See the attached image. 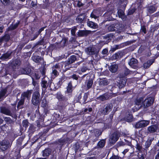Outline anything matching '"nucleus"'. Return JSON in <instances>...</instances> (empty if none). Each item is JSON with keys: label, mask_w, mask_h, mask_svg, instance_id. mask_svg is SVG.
I'll use <instances>...</instances> for the list:
<instances>
[{"label": "nucleus", "mask_w": 159, "mask_h": 159, "mask_svg": "<svg viewBox=\"0 0 159 159\" xmlns=\"http://www.w3.org/2000/svg\"><path fill=\"white\" fill-rule=\"evenodd\" d=\"M133 115L129 113L126 114L124 118V119L127 122H131L133 121Z\"/></svg>", "instance_id": "obj_29"}, {"label": "nucleus", "mask_w": 159, "mask_h": 159, "mask_svg": "<svg viewBox=\"0 0 159 159\" xmlns=\"http://www.w3.org/2000/svg\"><path fill=\"white\" fill-rule=\"evenodd\" d=\"M35 131V127L33 124H30L29 127L27 131V133L29 137H31Z\"/></svg>", "instance_id": "obj_23"}, {"label": "nucleus", "mask_w": 159, "mask_h": 159, "mask_svg": "<svg viewBox=\"0 0 159 159\" xmlns=\"http://www.w3.org/2000/svg\"><path fill=\"white\" fill-rule=\"evenodd\" d=\"M73 81L71 80L67 84V85L66 87V90L65 91V93L67 94L66 96L69 98H70L72 96V93L74 90L73 87L72 85Z\"/></svg>", "instance_id": "obj_6"}, {"label": "nucleus", "mask_w": 159, "mask_h": 159, "mask_svg": "<svg viewBox=\"0 0 159 159\" xmlns=\"http://www.w3.org/2000/svg\"><path fill=\"white\" fill-rule=\"evenodd\" d=\"M11 55V53L8 52L3 54L0 57V59L2 60H5L9 58Z\"/></svg>", "instance_id": "obj_47"}, {"label": "nucleus", "mask_w": 159, "mask_h": 159, "mask_svg": "<svg viewBox=\"0 0 159 159\" xmlns=\"http://www.w3.org/2000/svg\"><path fill=\"white\" fill-rule=\"evenodd\" d=\"M33 91V90L32 89L27 90L26 91L22 92L21 94L20 97L25 100L29 101Z\"/></svg>", "instance_id": "obj_11"}, {"label": "nucleus", "mask_w": 159, "mask_h": 159, "mask_svg": "<svg viewBox=\"0 0 159 159\" xmlns=\"http://www.w3.org/2000/svg\"><path fill=\"white\" fill-rule=\"evenodd\" d=\"M113 104L111 103H108L106 105L104 108L101 111L102 113L104 115H107L111 111L113 108Z\"/></svg>", "instance_id": "obj_10"}, {"label": "nucleus", "mask_w": 159, "mask_h": 159, "mask_svg": "<svg viewBox=\"0 0 159 159\" xmlns=\"http://www.w3.org/2000/svg\"><path fill=\"white\" fill-rule=\"evenodd\" d=\"M0 112L1 113L6 115L9 116L10 115L9 109L4 106H1L0 107Z\"/></svg>", "instance_id": "obj_28"}, {"label": "nucleus", "mask_w": 159, "mask_h": 159, "mask_svg": "<svg viewBox=\"0 0 159 159\" xmlns=\"http://www.w3.org/2000/svg\"><path fill=\"white\" fill-rule=\"evenodd\" d=\"M52 153L51 148L48 147L46 148L41 153V154L43 157H38L36 159H48L50 156H52Z\"/></svg>", "instance_id": "obj_3"}, {"label": "nucleus", "mask_w": 159, "mask_h": 159, "mask_svg": "<svg viewBox=\"0 0 159 159\" xmlns=\"http://www.w3.org/2000/svg\"><path fill=\"white\" fill-rule=\"evenodd\" d=\"M85 18L84 15L80 14L76 18V20L77 22L81 24L84 22Z\"/></svg>", "instance_id": "obj_34"}, {"label": "nucleus", "mask_w": 159, "mask_h": 159, "mask_svg": "<svg viewBox=\"0 0 159 159\" xmlns=\"http://www.w3.org/2000/svg\"><path fill=\"white\" fill-rule=\"evenodd\" d=\"M59 65H60V68L61 70L62 69L63 66H64L65 69L63 70V71L65 72L66 71L68 70H69L70 68H71L70 66H68L66 64V61H62L61 62L59 63Z\"/></svg>", "instance_id": "obj_30"}, {"label": "nucleus", "mask_w": 159, "mask_h": 159, "mask_svg": "<svg viewBox=\"0 0 159 159\" xmlns=\"http://www.w3.org/2000/svg\"><path fill=\"white\" fill-rule=\"evenodd\" d=\"M120 25L117 23L111 24L107 27V30L109 32L114 31L120 29Z\"/></svg>", "instance_id": "obj_16"}, {"label": "nucleus", "mask_w": 159, "mask_h": 159, "mask_svg": "<svg viewBox=\"0 0 159 159\" xmlns=\"http://www.w3.org/2000/svg\"><path fill=\"white\" fill-rule=\"evenodd\" d=\"M143 99L141 97L139 98V99H137L135 101V104L136 105H139L142 104H143Z\"/></svg>", "instance_id": "obj_62"}, {"label": "nucleus", "mask_w": 159, "mask_h": 159, "mask_svg": "<svg viewBox=\"0 0 159 159\" xmlns=\"http://www.w3.org/2000/svg\"><path fill=\"white\" fill-rule=\"evenodd\" d=\"M157 30L159 31V25H152L150 27V31L153 33Z\"/></svg>", "instance_id": "obj_50"}, {"label": "nucleus", "mask_w": 159, "mask_h": 159, "mask_svg": "<svg viewBox=\"0 0 159 159\" xmlns=\"http://www.w3.org/2000/svg\"><path fill=\"white\" fill-rule=\"evenodd\" d=\"M123 54L124 52L121 51H119L115 53V54H114L111 57L112 60H118L120 59L122 57Z\"/></svg>", "instance_id": "obj_22"}, {"label": "nucleus", "mask_w": 159, "mask_h": 159, "mask_svg": "<svg viewBox=\"0 0 159 159\" xmlns=\"http://www.w3.org/2000/svg\"><path fill=\"white\" fill-rule=\"evenodd\" d=\"M7 91V89H3L0 92V98L4 97Z\"/></svg>", "instance_id": "obj_64"}, {"label": "nucleus", "mask_w": 159, "mask_h": 159, "mask_svg": "<svg viewBox=\"0 0 159 159\" xmlns=\"http://www.w3.org/2000/svg\"><path fill=\"white\" fill-rule=\"evenodd\" d=\"M138 62V61L137 59L134 58H132L128 62V64L132 68L136 69L137 67Z\"/></svg>", "instance_id": "obj_21"}, {"label": "nucleus", "mask_w": 159, "mask_h": 159, "mask_svg": "<svg viewBox=\"0 0 159 159\" xmlns=\"http://www.w3.org/2000/svg\"><path fill=\"white\" fill-rule=\"evenodd\" d=\"M136 10L137 9L135 7L129 8L127 11V15L129 16L133 14Z\"/></svg>", "instance_id": "obj_55"}, {"label": "nucleus", "mask_w": 159, "mask_h": 159, "mask_svg": "<svg viewBox=\"0 0 159 159\" xmlns=\"http://www.w3.org/2000/svg\"><path fill=\"white\" fill-rule=\"evenodd\" d=\"M118 139L119 137L117 133H114L113 134L111 138L112 142L115 143L118 140Z\"/></svg>", "instance_id": "obj_44"}, {"label": "nucleus", "mask_w": 159, "mask_h": 159, "mask_svg": "<svg viewBox=\"0 0 159 159\" xmlns=\"http://www.w3.org/2000/svg\"><path fill=\"white\" fill-rule=\"evenodd\" d=\"M99 85L103 87L106 86L109 84V82L107 79L106 78L102 79L99 82Z\"/></svg>", "instance_id": "obj_38"}, {"label": "nucleus", "mask_w": 159, "mask_h": 159, "mask_svg": "<svg viewBox=\"0 0 159 159\" xmlns=\"http://www.w3.org/2000/svg\"><path fill=\"white\" fill-rule=\"evenodd\" d=\"M154 101L153 97H150L146 98L143 102V105L145 108H147L153 104Z\"/></svg>", "instance_id": "obj_9"}, {"label": "nucleus", "mask_w": 159, "mask_h": 159, "mask_svg": "<svg viewBox=\"0 0 159 159\" xmlns=\"http://www.w3.org/2000/svg\"><path fill=\"white\" fill-rule=\"evenodd\" d=\"M147 32V29L146 27L144 25H141V28L140 30L139 33L141 34L144 35V34H146Z\"/></svg>", "instance_id": "obj_48"}, {"label": "nucleus", "mask_w": 159, "mask_h": 159, "mask_svg": "<svg viewBox=\"0 0 159 159\" xmlns=\"http://www.w3.org/2000/svg\"><path fill=\"white\" fill-rule=\"evenodd\" d=\"M25 100L24 98L20 97V99L18 102L17 106L18 109H21L23 108V105L25 102Z\"/></svg>", "instance_id": "obj_39"}, {"label": "nucleus", "mask_w": 159, "mask_h": 159, "mask_svg": "<svg viewBox=\"0 0 159 159\" xmlns=\"http://www.w3.org/2000/svg\"><path fill=\"white\" fill-rule=\"evenodd\" d=\"M56 98L58 100L57 105L58 108L60 110L64 109L69 104L68 98L58 93L57 94Z\"/></svg>", "instance_id": "obj_2"}, {"label": "nucleus", "mask_w": 159, "mask_h": 159, "mask_svg": "<svg viewBox=\"0 0 159 159\" xmlns=\"http://www.w3.org/2000/svg\"><path fill=\"white\" fill-rule=\"evenodd\" d=\"M12 105L13 107H12L9 108L10 112V115L9 116H11L14 119H16L17 116L16 114V104H13Z\"/></svg>", "instance_id": "obj_20"}, {"label": "nucleus", "mask_w": 159, "mask_h": 159, "mask_svg": "<svg viewBox=\"0 0 159 159\" xmlns=\"http://www.w3.org/2000/svg\"><path fill=\"white\" fill-rule=\"evenodd\" d=\"M88 26L91 28L94 29H97L98 27V24L92 21H89L87 22Z\"/></svg>", "instance_id": "obj_37"}, {"label": "nucleus", "mask_w": 159, "mask_h": 159, "mask_svg": "<svg viewBox=\"0 0 159 159\" xmlns=\"http://www.w3.org/2000/svg\"><path fill=\"white\" fill-rule=\"evenodd\" d=\"M157 8L153 5H151L147 8V11L149 14H152L156 11Z\"/></svg>", "instance_id": "obj_41"}, {"label": "nucleus", "mask_w": 159, "mask_h": 159, "mask_svg": "<svg viewBox=\"0 0 159 159\" xmlns=\"http://www.w3.org/2000/svg\"><path fill=\"white\" fill-rule=\"evenodd\" d=\"M78 60V59L76 57L75 55H72L68 58L67 60L66 61V64L68 66H70L71 64L74 62L75 61Z\"/></svg>", "instance_id": "obj_24"}, {"label": "nucleus", "mask_w": 159, "mask_h": 159, "mask_svg": "<svg viewBox=\"0 0 159 159\" xmlns=\"http://www.w3.org/2000/svg\"><path fill=\"white\" fill-rule=\"evenodd\" d=\"M82 94L81 93H80L78 95L77 98V101L80 103L82 102L83 104H85L87 102L86 101L88 98V94L87 93H85L82 100H81Z\"/></svg>", "instance_id": "obj_13"}, {"label": "nucleus", "mask_w": 159, "mask_h": 159, "mask_svg": "<svg viewBox=\"0 0 159 159\" xmlns=\"http://www.w3.org/2000/svg\"><path fill=\"white\" fill-rule=\"evenodd\" d=\"M22 124L23 127L25 128V130H26L30 124L28 119H25L22 121Z\"/></svg>", "instance_id": "obj_45"}, {"label": "nucleus", "mask_w": 159, "mask_h": 159, "mask_svg": "<svg viewBox=\"0 0 159 159\" xmlns=\"http://www.w3.org/2000/svg\"><path fill=\"white\" fill-rule=\"evenodd\" d=\"M153 140V138L149 137L145 142L144 145V149L146 152H147V151L149 150L148 148L151 145L152 142Z\"/></svg>", "instance_id": "obj_19"}, {"label": "nucleus", "mask_w": 159, "mask_h": 159, "mask_svg": "<svg viewBox=\"0 0 159 159\" xmlns=\"http://www.w3.org/2000/svg\"><path fill=\"white\" fill-rule=\"evenodd\" d=\"M97 99L102 101L107 100L109 99L107 93H105L99 96L97 98Z\"/></svg>", "instance_id": "obj_36"}, {"label": "nucleus", "mask_w": 159, "mask_h": 159, "mask_svg": "<svg viewBox=\"0 0 159 159\" xmlns=\"http://www.w3.org/2000/svg\"><path fill=\"white\" fill-rule=\"evenodd\" d=\"M107 44L106 43V42L104 41H100L99 43L96 46L97 48L98 49H99V51L101 49L102 47L105 44Z\"/></svg>", "instance_id": "obj_53"}, {"label": "nucleus", "mask_w": 159, "mask_h": 159, "mask_svg": "<svg viewBox=\"0 0 159 159\" xmlns=\"http://www.w3.org/2000/svg\"><path fill=\"white\" fill-rule=\"evenodd\" d=\"M80 78V76L78 75H77L75 74H73L70 76H68V79L70 80L72 79L73 80H75L77 81H78V80Z\"/></svg>", "instance_id": "obj_52"}, {"label": "nucleus", "mask_w": 159, "mask_h": 159, "mask_svg": "<svg viewBox=\"0 0 159 159\" xmlns=\"http://www.w3.org/2000/svg\"><path fill=\"white\" fill-rule=\"evenodd\" d=\"M66 140L64 138H61L59 139L57 141V144L60 145L62 147L65 143Z\"/></svg>", "instance_id": "obj_54"}, {"label": "nucleus", "mask_w": 159, "mask_h": 159, "mask_svg": "<svg viewBox=\"0 0 159 159\" xmlns=\"http://www.w3.org/2000/svg\"><path fill=\"white\" fill-rule=\"evenodd\" d=\"M80 71L83 72H85L87 70H89V66L86 64L83 63L80 68Z\"/></svg>", "instance_id": "obj_49"}, {"label": "nucleus", "mask_w": 159, "mask_h": 159, "mask_svg": "<svg viewBox=\"0 0 159 159\" xmlns=\"http://www.w3.org/2000/svg\"><path fill=\"white\" fill-rule=\"evenodd\" d=\"M94 79L91 77V76H87L85 82V85L88 89H90L92 87L93 84Z\"/></svg>", "instance_id": "obj_14"}, {"label": "nucleus", "mask_w": 159, "mask_h": 159, "mask_svg": "<svg viewBox=\"0 0 159 159\" xmlns=\"http://www.w3.org/2000/svg\"><path fill=\"white\" fill-rule=\"evenodd\" d=\"M113 36V35L112 33L107 34L103 36V38L104 39L107 40L105 42H106V43H108L110 42Z\"/></svg>", "instance_id": "obj_35"}, {"label": "nucleus", "mask_w": 159, "mask_h": 159, "mask_svg": "<svg viewBox=\"0 0 159 159\" xmlns=\"http://www.w3.org/2000/svg\"><path fill=\"white\" fill-rule=\"evenodd\" d=\"M128 3V0H119L118 3L121 5V7L125 9Z\"/></svg>", "instance_id": "obj_42"}, {"label": "nucleus", "mask_w": 159, "mask_h": 159, "mask_svg": "<svg viewBox=\"0 0 159 159\" xmlns=\"http://www.w3.org/2000/svg\"><path fill=\"white\" fill-rule=\"evenodd\" d=\"M92 34V31L89 30H79L77 32V35L79 37H87L89 35Z\"/></svg>", "instance_id": "obj_18"}, {"label": "nucleus", "mask_w": 159, "mask_h": 159, "mask_svg": "<svg viewBox=\"0 0 159 159\" xmlns=\"http://www.w3.org/2000/svg\"><path fill=\"white\" fill-rule=\"evenodd\" d=\"M151 124L152 125H154L155 126L158 127V123L157 120L154 119H152Z\"/></svg>", "instance_id": "obj_61"}, {"label": "nucleus", "mask_w": 159, "mask_h": 159, "mask_svg": "<svg viewBox=\"0 0 159 159\" xmlns=\"http://www.w3.org/2000/svg\"><path fill=\"white\" fill-rule=\"evenodd\" d=\"M52 83V80H49L48 78L47 79L44 78L42 79L41 82V85L43 91H45L48 87H49L52 90L51 88V85Z\"/></svg>", "instance_id": "obj_4"}, {"label": "nucleus", "mask_w": 159, "mask_h": 159, "mask_svg": "<svg viewBox=\"0 0 159 159\" xmlns=\"http://www.w3.org/2000/svg\"><path fill=\"white\" fill-rule=\"evenodd\" d=\"M80 147V144L78 142H76L75 143L74 145V148L75 152H77Z\"/></svg>", "instance_id": "obj_59"}, {"label": "nucleus", "mask_w": 159, "mask_h": 159, "mask_svg": "<svg viewBox=\"0 0 159 159\" xmlns=\"http://www.w3.org/2000/svg\"><path fill=\"white\" fill-rule=\"evenodd\" d=\"M31 59L33 61L36 63H40V61L43 60V58L35 54L34 53L33 54L31 57Z\"/></svg>", "instance_id": "obj_27"}, {"label": "nucleus", "mask_w": 159, "mask_h": 159, "mask_svg": "<svg viewBox=\"0 0 159 159\" xmlns=\"http://www.w3.org/2000/svg\"><path fill=\"white\" fill-rule=\"evenodd\" d=\"M50 129L49 128H44L43 130V131H41L39 134H41V135L43 137L44 136H45L46 134L47 133L49 130Z\"/></svg>", "instance_id": "obj_57"}, {"label": "nucleus", "mask_w": 159, "mask_h": 159, "mask_svg": "<svg viewBox=\"0 0 159 159\" xmlns=\"http://www.w3.org/2000/svg\"><path fill=\"white\" fill-rule=\"evenodd\" d=\"M119 45H116L115 47H111V48L110 49L109 51V53L110 54L113 53L116 50L118 49L119 48Z\"/></svg>", "instance_id": "obj_58"}, {"label": "nucleus", "mask_w": 159, "mask_h": 159, "mask_svg": "<svg viewBox=\"0 0 159 159\" xmlns=\"http://www.w3.org/2000/svg\"><path fill=\"white\" fill-rule=\"evenodd\" d=\"M42 138V137L39 133L38 135H36L33 138L32 142L33 143H34L36 142H41Z\"/></svg>", "instance_id": "obj_32"}, {"label": "nucleus", "mask_w": 159, "mask_h": 159, "mask_svg": "<svg viewBox=\"0 0 159 159\" xmlns=\"http://www.w3.org/2000/svg\"><path fill=\"white\" fill-rule=\"evenodd\" d=\"M10 39V35L8 34H6L0 38V42L1 43H7L9 41Z\"/></svg>", "instance_id": "obj_31"}, {"label": "nucleus", "mask_w": 159, "mask_h": 159, "mask_svg": "<svg viewBox=\"0 0 159 159\" xmlns=\"http://www.w3.org/2000/svg\"><path fill=\"white\" fill-rule=\"evenodd\" d=\"M86 53L90 55H97L99 52V49L95 47H89L85 49Z\"/></svg>", "instance_id": "obj_7"}, {"label": "nucleus", "mask_w": 159, "mask_h": 159, "mask_svg": "<svg viewBox=\"0 0 159 159\" xmlns=\"http://www.w3.org/2000/svg\"><path fill=\"white\" fill-rule=\"evenodd\" d=\"M40 95L39 86H36L32 92L31 98V102L34 106H39L42 99Z\"/></svg>", "instance_id": "obj_1"}, {"label": "nucleus", "mask_w": 159, "mask_h": 159, "mask_svg": "<svg viewBox=\"0 0 159 159\" xmlns=\"http://www.w3.org/2000/svg\"><path fill=\"white\" fill-rule=\"evenodd\" d=\"M50 6V3L49 2V0H45V2L43 4V8L44 9L48 8Z\"/></svg>", "instance_id": "obj_56"}, {"label": "nucleus", "mask_w": 159, "mask_h": 159, "mask_svg": "<svg viewBox=\"0 0 159 159\" xmlns=\"http://www.w3.org/2000/svg\"><path fill=\"white\" fill-rule=\"evenodd\" d=\"M109 70L112 73L116 72L118 69V66L115 63L111 64L108 67Z\"/></svg>", "instance_id": "obj_25"}, {"label": "nucleus", "mask_w": 159, "mask_h": 159, "mask_svg": "<svg viewBox=\"0 0 159 159\" xmlns=\"http://www.w3.org/2000/svg\"><path fill=\"white\" fill-rule=\"evenodd\" d=\"M158 129V127L151 125L147 128V132L148 134H153L157 132Z\"/></svg>", "instance_id": "obj_26"}, {"label": "nucleus", "mask_w": 159, "mask_h": 159, "mask_svg": "<svg viewBox=\"0 0 159 159\" xmlns=\"http://www.w3.org/2000/svg\"><path fill=\"white\" fill-rule=\"evenodd\" d=\"M150 120H141L136 122L134 125V127L136 129L144 128L148 125L150 123Z\"/></svg>", "instance_id": "obj_5"}, {"label": "nucleus", "mask_w": 159, "mask_h": 159, "mask_svg": "<svg viewBox=\"0 0 159 159\" xmlns=\"http://www.w3.org/2000/svg\"><path fill=\"white\" fill-rule=\"evenodd\" d=\"M4 120L7 124H11L12 122L11 119L9 117H4Z\"/></svg>", "instance_id": "obj_60"}, {"label": "nucleus", "mask_w": 159, "mask_h": 159, "mask_svg": "<svg viewBox=\"0 0 159 159\" xmlns=\"http://www.w3.org/2000/svg\"><path fill=\"white\" fill-rule=\"evenodd\" d=\"M19 25V23H16L14 24H11L8 28V30H13L16 29Z\"/></svg>", "instance_id": "obj_51"}, {"label": "nucleus", "mask_w": 159, "mask_h": 159, "mask_svg": "<svg viewBox=\"0 0 159 159\" xmlns=\"http://www.w3.org/2000/svg\"><path fill=\"white\" fill-rule=\"evenodd\" d=\"M11 147L10 142L8 140H4L0 143V149L4 151Z\"/></svg>", "instance_id": "obj_12"}, {"label": "nucleus", "mask_w": 159, "mask_h": 159, "mask_svg": "<svg viewBox=\"0 0 159 159\" xmlns=\"http://www.w3.org/2000/svg\"><path fill=\"white\" fill-rule=\"evenodd\" d=\"M67 80H69L68 76H66L65 75L63 74L59 78V81L57 84V86L54 87L53 89V90L56 91L58 88H61L62 84Z\"/></svg>", "instance_id": "obj_8"}, {"label": "nucleus", "mask_w": 159, "mask_h": 159, "mask_svg": "<svg viewBox=\"0 0 159 159\" xmlns=\"http://www.w3.org/2000/svg\"><path fill=\"white\" fill-rule=\"evenodd\" d=\"M68 38L67 37H64L62 38L61 41L60 43L61 47H64L67 45L68 42Z\"/></svg>", "instance_id": "obj_33"}, {"label": "nucleus", "mask_w": 159, "mask_h": 159, "mask_svg": "<svg viewBox=\"0 0 159 159\" xmlns=\"http://www.w3.org/2000/svg\"><path fill=\"white\" fill-rule=\"evenodd\" d=\"M106 143L105 139H101L98 142L97 146L98 148H102L105 146Z\"/></svg>", "instance_id": "obj_43"}, {"label": "nucleus", "mask_w": 159, "mask_h": 159, "mask_svg": "<svg viewBox=\"0 0 159 159\" xmlns=\"http://www.w3.org/2000/svg\"><path fill=\"white\" fill-rule=\"evenodd\" d=\"M24 74L30 76L33 75V73L34 72V68L31 66H28L23 69Z\"/></svg>", "instance_id": "obj_17"}, {"label": "nucleus", "mask_w": 159, "mask_h": 159, "mask_svg": "<svg viewBox=\"0 0 159 159\" xmlns=\"http://www.w3.org/2000/svg\"><path fill=\"white\" fill-rule=\"evenodd\" d=\"M154 61V60L151 59L148 61L147 63H144L143 65L144 68L146 69L148 68L153 63Z\"/></svg>", "instance_id": "obj_46"}, {"label": "nucleus", "mask_w": 159, "mask_h": 159, "mask_svg": "<svg viewBox=\"0 0 159 159\" xmlns=\"http://www.w3.org/2000/svg\"><path fill=\"white\" fill-rule=\"evenodd\" d=\"M41 105V107H46L47 105V101L45 98H43L42 100Z\"/></svg>", "instance_id": "obj_63"}, {"label": "nucleus", "mask_w": 159, "mask_h": 159, "mask_svg": "<svg viewBox=\"0 0 159 159\" xmlns=\"http://www.w3.org/2000/svg\"><path fill=\"white\" fill-rule=\"evenodd\" d=\"M117 83L119 88L121 89L125 86L126 83V80L125 78L118 76Z\"/></svg>", "instance_id": "obj_15"}, {"label": "nucleus", "mask_w": 159, "mask_h": 159, "mask_svg": "<svg viewBox=\"0 0 159 159\" xmlns=\"http://www.w3.org/2000/svg\"><path fill=\"white\" fill-rule=\"evenodd\" d=\"M130 73V70L128 69L125 70L123 72L120 73L118 75V76L122 77L125 78V77Z\"/></svg>", "instance_id": "obj_40"}]
</instances>
